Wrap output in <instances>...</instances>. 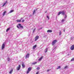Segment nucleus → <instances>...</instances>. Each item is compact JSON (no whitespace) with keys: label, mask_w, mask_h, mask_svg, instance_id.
Returning a JSON list of instances; mask_svg holds the SVG:
<instances>
[{"label":"nucleus","mask_w":74,"mask_h":74,"mask_svg":"<svg viewBox=\"0 0 74 74\" xmlns=\"http://www.w3.org/2000/svg\"><path fill=\"white\" fill-rule=\"evenodd\" d=\"M31 70H32V68L31 67H29L28 69V70L27 71V73L29 74V73L30 72V71H31Z\"/></svg>","instance_id":"1"},{"label":"nucleus","mask_w":74,"mask_h":74,"mask_svg":"<svg viewBox=\"0 0 74 74\" xmlns=\"http://www.w3.org/2000/svg\"><path fill=\"white\" fill-rule=\"evenodd\" d=\"M20 69H21V65H19L18 66H17L16 67L17 71H18V70H19Z\"/></svg>","instance_id":"2"},{"label":"nucleus","mask_w":74,"mask_h":74,"mask_svg":"<svg viewBox=\"0 0 74 74\" xmlns=\"http://www.w3.org/2000/svg\"><path fill=\"white\" fill-rule=\"evenodd\" d=\"M39 38V36H36V37H35L34 38L35 41H37V40Z\"/></svg>","instance_id":"3"},{"label":"nucleus","mask_w":74,"mask_h":74,"mask_svg":"<svg viewBox=\"0 0 74 74\" xmlns=\"http://www.w3.org/2000/svg\"><path fill=\"white\" fill-rule=\"evenodd\" d=\"M57 42V40H54L52 42V45H53L56 42Z\"/></svg>","instance_id":"4"},{"label":"nucleus","mask_w":74,"mask_h":74,"mask_svg":"<svg viewBox=\"0 0 74 74\" xmlns=\"http://www.w3.org/2000/svg\"><path fill=\"white\" fill-rule=\"evenodd\" d=\"M70 49L71 50H74V45H73L71 46L70 47Z\"/></svg>","instance_id":"5"},{"label":"nucleus","mask_w":74,"mask_h":74,"mask_svg":"<svg viewBox=\"0 0 74 74\" xmlns=\"http://www.w3.org/2000/svg\"><path fill=\"white\" fill-rule=\"evenodd\" d=\"M5 47V44L4 43H3L2 46V50H3Z\"/></svg>","instance_id":"6"},{"label":"nucleus","mask_w":74,"mask_h":74,"mask_svg":"<svg viewBox=\"0 0 74 74\" xmlns=\"http://www.w3.org/2000/svg\"><path fill=\"white\" fill-rule=\"evenodd\" d=\"M29 58V54L27 53L25 56L26 59H27V58Z\"/></svg>","instance_id":"7"},{"label":"nucleus","mask_w":74,"mask_h":74,"mask_svg":"<svg viewBox=\"0 0 74 74\" xmlns=\"http://www.w3.org/2000/svg\"><path fill=\"white\" fill-rule=\"evenodd\" d=\"M18 26L22 28V29H23V26L21 25V24H18Z\"/></svg>","instance_id":"8"},{"label":"nucleus","mask_w":74,"mask_h":74,"mask_svg":"<svg viewBox=\"0 0 74 74\" xmlns=\"http://www.w3.org/2000/svg\"><path fill=\"white\" fill-rule=\"evenodd\" d=\"M47 33H52V30H48L47 31Z\"/></svg>","instance_id":"9"},{"label":"nucleus","mask_w":74,"mask_h":74,"mask_svg":"<svg viewBox=\"0 0 74 74\" xmlns=\"http://www.w3.org/2000/svg\"><path fill=\"white\" fill-rule=\"evenodd\" d=\"M42 58H43V57L42 56L40 58L38 59V61H40V60H42Z\"/></svg>","instance_id":"10"},{"label":"nucleus","mask_w":74,"mask_h":74,"mask_svg":"<svg viewBox=\"0 0 74 74\" xmlns=\"http://www.w3.org/2000/svg\"><path fill=\"white\" fill-rule=\"evenodd\" d=\"M16 21L17 22H22V21L21 20H17Z\"/></svg>","instance_id":"11"},{"label":"nucleus","mask_w":74,"mask_h":74,"mask_svg":"<svg viewBox=\"0 0 74 74\" xmlns=\"http://www.w3.org/2000/svg\"><path fill=\"white\" fill-rule=\"evenodd\" d=\"M37 62H33L32 63V64H33V65L36 64H37Z\"/></svg>","instance_id":"12"},{"label":"nucleus","mask_w":74,"mask_h":74,"mask_svg":"<svg viewBox=\"0 0 74 74\" xmlns=\"http://www.w3.org/2000/svg\"><path fill=\"white\" fill-rule=\"evenodd\" d=\"M6 12H7L6 11H5L4 12H3V16H4V15H5V13H6Z\"/></svg>","instance_id":"13"},{"label":"nucleus","mask_w":74,"mask_h":74,"mask_svg":"<svg viewBox=\"0 0 74 74\" xmlns=\"http://www.w3.org/2000/svg\"><path fill=\"white\" fill-rule=\"evenodd\" d=\"M47 51H48V48H46L45 50V53H46V52H47Z\"/></svg>","instance_id":"14"},{"label":"nucleus","mask_w":74,"mask_h":74,"mask_svg":"<svg viewBox=\"0 0 74 74\" xmlns=\"http://www.w3.org/2000/svg\"><path fill=\"white\" fill-rule=\"evenodd\" d=\"M7 3V1H5V3H4L3 5L2 6V7H4V5H5L6 4V3Z\"/></svg>","instance_id":"15"},{"label":"nucleus","mask_w":74,"mask_h":74,"mask_svg":"<svg viewBox=\"0 0 74 74\" xmlns=\"http://www.w3.org/2000/svg\"><path fill=\"white\" fill-rule=\"evenodd\" d=\"M36 47H37V45H35L33 46V49H36Z\"/></svg>","instance_id":"16"},{"label":"nucleus","mask_w":74,"mask_h":74,"mask_svg":"<svg viewBox=\"0 0 74 74\" xmlns=\"http://www.w3.org/2000/svg\"><path fill=\"white\" fill-rule=\"evenodd\" d=\"M61 14H62V15H64V11L61 12Z\"/></svg>","instance_id":"17"},{"label":"nucleus","mask_w":74,"mask_h":74,"mask_svg":"<svg viewBox=\"0 0 74 74\" xmlns=\"http://www.w3.org/2000/svg\"><path fill=\"white\" fill-rule=\"evenodd\" d=\"M13 71V70L12 69L9 72L10 74H11V73H12V72Z\"/></svg>","instance_id":"18"},{"label":"nucleus","mask_w":74,"mask_h":74,"mask_svg":"<svg viewBox=\"0 0 74 74\" xmlns=\"http://www.w3.org/2000/svg\"><path fill=\"white\" fill-rule=\"evenodd\" d=\"M14 12V10H11L10 11L9 13H12V12Z\"/></svg>","instance_id":"19"},{"label":"nucleus","mask_w":74,"mask_h":74,"mask_svg":"<svg viewBox=\"0 0 74 74\" xmlns=\"http://www.w3.org/2000/svg\"><path fill=\"white\" fill-rule=\"evenodd\" d=\"M56 47H53V51H55V50H56Z\"/></svg>","instance_id":"20"},{"label":"nucleus","mask_w":74,"mask_h":74,"mask_svg":"<svg viewBox=\"0 0 74 74\" xmlns=\"http://www.w3.org/2000/svg\"><path fill=\"white\" fill-rule=\"evenodd\" d=\"M22 66L23 67H25V64H24V63H23L22 64Z\"/></svg>","instance_id":"21"},{"label":"nucleus","mask_w":74,"mask_h":74,"mask_svg":"<svg viewBox=\"0 0 74 74\" xmlns=\"http://www.w3.org/2000/svg\"><path fill=\"white\" fill-rule=\"evenodd\" d=\"M40 69V68L39 67H38L36 68V69L37 70H39Z\"/></svg>","instance_id":"22"},{"label":"nucleus","mask_w":74,"mask_h":74,"mask_svg":"<svg viewBox=\"0 0 74 74\" xmlns=\"http://www.w3.org/2000/svg\"><path fill=\"white\" fill-rule=\"evenodd\" d=\"M60 66H59L58 68H57V69L58 70V69H60L61 68Z\"/></svg>","instance_id":"23"},{"label":"nucleus","mask_w":74,"mask_h":74,"mask_svg":"<svg viewBox=\"0 0 74 74\" xmlns=\"http://www.w3.org/2000/svg\"><path fill=\"white\" fill-rule=\"evenodd\" d=\"M68 68V66H66L64 68V69H66Z\"/></svg>","instance_id":"24"},{"label":"nucleus","mask_w":74,"mask_h":74,"mask_svg":"<svg viewBox=\"0 0 74 74\" xmlns=\"http://www.w3.org/2000/svg\"><path fill=\"white\" fill-rule=\"evenodd\" d=\"M9 30H10V28H8L7 29H6V32H8V31Z\"/></svg>","instance_id":"25"},{"label":"nucleus","mask_w":74,"mask_h":74,"mask_svg":"<svg viewBox=\"0 0 74 74\" xmlns=\"http://www.w3.org/2000/svg\"><path fill=\"white\" fill-rule=\"evenodd\" d=\"M10 58H8L7 59L8 62L10 61Z\"/></svg>","instance_id":"26"},{"label":"nucleus","mask_w":74,"mask_h":74,"mask_svg":"<svg viewBox=\"0 0 74 74\" xmlns=\"http://www.w3.org/2000/svg\"><path fill=\"white\" fill-rule=\"evenodd\" d=\"M60 14H61V12H60L58 13V15H60Z\"/></svg>","instance_id":"27"},{"label":"nucleus","mask_w":74,"mask_h":74,"mask_svg":"<svg viewBox=\"0 0 74 74\" xmlns=\"http://www.w3.org/2000/svg\"><path fill=\"white\" fill-rule=\"evenodd\" d=\"M35 12H36V10H34V11L33 12V15H34V13H35Z\"/></svg>","instance_id":"28"},{"label":"nucleus","mask_w":74,"mask_h":74,"mask_svg":"<svg viewBox=\"0 0 74 74\" xmlns=\"http://www.w3.org/2000/svg\"><path fill=\"white\" fill-rule=\"evenodd\" d=\"M64 21H65V20H64V19H62V22H64Z\"/></svg>","instance_id":"29"},{"label":"nucleus","mask_w":74,"mask_h":74,"mask_svg":"<svg viewBox=\"0 0 74 74\" xmlns=\"http://www.w3.org/2000/svg\"><path fill=\"white\" fill-rule=\"evenodd\" d=\"M74 58L72 59H71V61H74Z\"/></svg>","instance_id":"30"},{"label":"nucleus","mask_w":74,"mask_h":74,"mask_svg":"<svg viewBox=\"0 0 74 74\" xmlns=\"http://www.w3.org/2000/svg\"><path fill=\"white\" fill-rule=\"evenodd\" d=\"M47 18L48 19H49V17L48 16H47Z\"/></svg>","instance_id":"31"},{"label":"nucleus","mask_w":74,"mask_h":74,"mask_svg":"<svg viewBox=\"0 0 74 74\" xmlns=\"http://www.w3.org/2000/svg\"><path fill=\"white\" fill-rule=\"evenodd\" d=\"M35 30H36V29H34L33 31V33H34V32H35Z\"/></svg>","instance_id":"32"},{"label":"nucleus","mask_w":74,"mask_h":74,"mask_svg":"<svg viewBox=\"0 0 74 74\" xmlns=\"http://www.w3.org/2000/svg\"><path fill=\"white\" fill-rule=\"evenodd\" d=\"M61 31L59 32V35H61Z\"/></svg>","instance_id":"33"},{"label":"nucleus","mask_w":74,"mask_h":74,"mask_svg":"<svg viewBox=\"0 0 74 74\" xmlns=\"http://www.w3.org/2000/svg\"><path fill=\"white\" fill-rule=\"evenodd\" d=\"M25 22V20H22V22L23 23Z\"/></svg>","instance_id":"34"},{"label":"nucleus","mask_w":74,"mask_h":74,"mask_svg":"<svg viewBox=\"0 0 74 74\" xmlns=\"http://www.w3.org/2000/svg\"><path fill=\"white\" fill-rule=\"evenodd\" d=\"M17 28H18V29H20V28H19V26H18V25H17Z\"/></svg>","instance_id":"35"},{"label":"nucleus","mask_w":74,"mask_h":74,"mask_svg":"<svg viewBox=\"0 0 74 74\" xmlns=\"http://www.w3.org/2000/svg\"><path fill=\"white\" fill-rule=\"evenodd\" d=\"M67 17V16H66V15H65V17H64V18H65H65H66V17Z\"/></svg>","instance_id":"36"},{"label":"nucleus","mask_w":74,"mask_h":74,"mask_svg":"<svg viewBox=\"0 0 74 74\" xmlns=\"http://www.w3.org/2000/svg\"><path fill=\"white\" fill-rule=\"evenodd\" d=\"M39 72H36V74H38Z\"/></svg>","instance_id":"37"},{"label":"nucleus","mask_w":74,"mask_h":74,"mask_svg":"<svg viewBox=\"0 0 74 74\" xmlns=\"http://www.w3.org/2000/svg\"><path fill=\"white\" fill-rule=\"evenodd\" d=\"M40 30V28H39V29H38V31H39V30Z\"/></svg>","instance_id":"38"},{"label":"nucleus","mask_w":74,"mask_h":74,"mask_svg":"<svg viewBox=\"0 0 74 74\" xmlns=\"http://www.w3.org/2000/svg\"><path fill=\"white\" fill-rule=\"evenodd\" d=\"M47 11H45V13H47Z\"/></svg>","instance_id":"39"},{"label":"nucleus","mask_w":74,"mask_h":74,"mask_svg":"<svg viewBox=\"0 0 74 74\" xmlns=\"http://www.w3.org/2000/svg\"><path fill=\"white\" fill-rule=\"evenodd\" d=\"M40 29H42V27H41Z\"/></svg>","instance_id":"40"},{"label":"nucleus","mask_w":74,"mask_h":74,"mask_svg":"<svg viewBox=\"0 0 74 74\" xmlns=\"http://www.w3.org/2000/svg\"><path fill=\"white\" fill-rule=\"evenodd\" d=\"M49 71V70H48L47 71Z\"/></svg>","instance_id":"41"},{"label":"nucleus","mask_w":74,"mask_h":74,"mask_svg":"<svg viewBox=\"0 0 74 74\" xmlns=\"http://www.w3.org/2000/svg\"><path fill=\"white\" fill-rule=\"evenodd\" d=\"M23 19V18H21V20H22Z\"/></svg>","instance_id":"42"},{"label":"nucleus","mask_w":74,"mask_h":74,"mask_svg":"<svg viewBox=\"0 0 74 74\" xmlns=\"http://www.w3.org/2000/svg\"><path fill=\"white\" fill-rule=\"evenodd\" d=\"M64 32H65V31H64Z\"/></svg>","instance_id":"43"},{"label":"nucleus","mask_w":74,"mask_h":74,"mask_svg":"<svg viewBox=\"0 0 74 74\" xmlns=\"http://www.w3.org/2000/svg\"><path fill=\"white\" fill-rule=\"evenodd\" d=\"M63 54H64V53H63Z\"/></svg>","instance_id":"44"}]
</instances>
